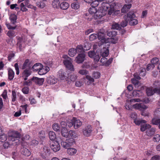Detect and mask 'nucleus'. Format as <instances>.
Masks as SVG:
<instances>
[{"label":"nucleus","mask_w":160,"mask_h":160,"mask_svg":"<svg viewBox=\"0 0 160 160\" xmlns=\"http://www.w3.org/2000/svg\"><path fill=\"white\" fill-rule=\"evenodd\" d=\"M37 5L39 8H43L45 6L44 2L41 1L37 2Z\"/></svg>","instance_id":"43"},{"label":"nucleus","mask_w":160,"mask_h":160,"mask_svg":"<svg viewBox=\"0 0 160 160\" xmlns=\"http://www.w3.org/2000/svg\"><path fill=\"white\" fill-rule=\"evenodd\" d=\"M71 7L73 9H77L79 8L80 5L78 2H75L71 4Z\"/></svg>","instance_id":"37"},{"label":"nucleus","mask_w":160,"mask_h":160,"mask_svg":"<svg viewBox=\"0 0 160 160\" xmlns=\"http://www.w3.org/2000/svg\"><path fill=\"white\" fill-rule=\"evenodd\" d=\"M100 53L102 57H107L109 54V50L106 48H104L100 51Z\"/></svg>","instance_id":"17"},{"label":"nucleus","mask_w":160,"mask_h":160,"mask_svg":"<svg viewBox=\"0 0 160 160\" xmlns=\"http://www.w3.org/2000/svg\"><path fill=\"white\" fill-rule=\"evenodd\" d=\"M131 4H125L121 10V12L122 13H125L128 11L131 7Z\"/></svg>","instance_id":"22"},{"label":"nucleus","mask_w":160,"mask_h":160,"mask_svg":"<svg viewBox=\"0 0 160 160\" xmlns=\"http://www.w3.org/2000/svg\"><path fill=\"white\" fill-rule=\"evenodd\" d=\"M88 71L85 69H81L78 71V73L82 75H86L88 73Z\"/></svg>","instance_id":"50"},{"label":"nucleus","mask_w":160,"mask_h":160,"mask_svg":"<svg viewBox=\"0 0 160 160\" xmlns=\"http://www.w3.org/2000/svg\"><path fill=\"white\" fill-rule=\"evenodd\" d=\"M22 72V76L24 80L26 81L28 79V78L31 74V69H24Z\"/></svg>","instance_id":"12"},{"label":"nucleus","mask_w":160,"mask_h":160,"mask_svg":"<svg viewBox=\"0 0 160 160\" xmlns=\"http://www.w3.org/2000/svg\"><path fill=\"white\" fill-rule=\"evenodd\" d=\"M75 49L77 50V53H80L82 52V53H84L83 52V51L84 50V48H83L82 46L81 45H78Z\"/></svg>","instance_id":"40"},{"label":"nucleus","mask_w":160,"mask_h":160,"mask_svg":"<svg viewBox=\"0 0 160 160\" xmlns=\"http://www.w3.org/2000/svg\"><path fill=\"white\" fill-rule=\"evenodd\" d=\"M155 67L154 65L152 64V63L148 64L147 67V70L148 71L152 70Z\"/></svg>","instance_id":"59"},{"label":"nucleus","mask_w":160,"mask_h":160,"mask_svg":"<svg viewBox=\"0 0 160 160\" xmlns=\"http://www.w3.org/2000/svg\"><path fill=\"white\" fill-rule=\"evenodd\" d=\"M6 25L8 29H12L13 30L15 29L16 28V26L13 27L9 23L7 22L6 23Z\"/></svg>","instance_id":"61"},{"label":"nucleus","mask_w":160,"mask_h":160,"mask_svg":"<svg viewBox=\"0 0 160 160\" xmlns=\"http://www.w3.org/2000/svg\"><path fill=\"white\" fill-rule=\"evenodd\" d=\"M154 115L157 117H160V107L158 108L154 112Z\"/></svg>","instance_id":"54"},{"label":"nucleus","mask_w":160,"mask_h":160,"mask_svg":"<svg viewBox=\"0 0 160 160\" xmlns=\"http://www.w3.org/2000/svg\"><path fill=\"white\" fill-rule=\"evenodd\" d=\"M152 123L153 125L159 126L160 123V119L153 118L152 120Z\"/></svg>","instance_id":"41"},{"label":"nucleus","mask_w":160,"mask_h":160,"mask_svg":"<svg viewBox=\"0 0 160 160\" xmlns=\"http://www.w3.org/2000/svg\"><path fill=\"white\" fill-rule=\"evenodd\" d=\"M112 28L114 29L119 30L121 29V27L118 23H115L112 25Z\"/></svg>","instance_id":"44"},{"label":"nucleus","mask_w":160,"mask_h":160,"mask_svg":"<svg viewBox=\"0 0 160 160\" xmlns=\"http://www.w3.org/2000/svg\"><path fill=\"white\" fill-rule=\"evenodd\" d=\"M73 122V118L71 120L68 121L67 122V126L68 127L70 128L72 126H74Z\"/></svg>","instance_id":"58"},{"label":"nucleus","mask_w":160,"mask_h":160,"mask_svg":"<svg viewBox=\"0 0 160 160\" xmlns=\"http://www.w3.org/2000/svg\"><path fill=\"white\" fill-rule=\"evenodd\" d=\"M77 53V50L73 48L70 49L68 51V54L71 57L75 56Z\"/></svg>","instance_id":"34"},{"label":"nucleus","mask_w":160,"mask_h":160,"mask_svg":"<svg viewBox=\"0 0 160 160\" xmlns=\"http://www.w3.org/2000/svg\"><path fill=\"white\" fill-rule=\"evenodd\" d=\"M61 145L63 147L66 149L70 147L68 144L67 143L66 141L62 142Z\"/></svg>","instance_id":"64"},{"label":"nucleus","mask_w":160,"mask_h":160,"mask_svg":"<svg viewBox=\"0 0 160 160\" xmlns=\"http://www.w3.org/2000/svg\"><path fill=\"white\" fill-rule=\"evenodd\" d=\"M132 107L136 109L142 111H144L148 108L147 106L141 103H137L133 105Z\"/></svg>","instance_id":"9"},{"label":"nucleus","mask_w":160,"mask_h":160,"mask_svg":"<svg viewBox=\"0 0 160 160\" xmlns=\"http://www.w3.org/2000/svg\"><path fill=\"white\" fill-rule=\"evenodd\" d=\"M52 128L54 131H60V128L59 125L57 123H54L53 124Z\"/></svg>","instance_id":"45"},{"label":"nucleus","mask_w":160,"mask_h":160,"mask_svg":"<svg viewBox=\"0 0 160 160\" xmlns=\"http://www.w3.org/2000/svg\"><path fill=\"white\" fill-rule=\"evenodd\" d=\"M124 18L128 20L130 25H134L138 23L137 19L136 18V16L133 11H131L128 13L127 15L124 16Z\"/></svg>","instance_id":"3"},{"label":"nucleus","mask_w":160,"mask_h":160,"mask_svg":"<svg viewBox=\"0 0 160 160\" xmlns=\"http://www.w3.org/2000/svg\"><path fill=\"white\" fill-rule=\"evenodd\" d=\"M104 36V34L103 32H99L98 33V35L96 34H92L90 35L89 36V39L91 41H93L98 37V39L100 40L98 45L100 46L102 44L104 43H106L107 42Z\"/></svg>","instance_id":"2"},{"label":"nucleus","mask_w":160,"mask_h":160,"mask_svg":"<svg viewBox=\"0 0 160 160\" xmlns=\"http://www.w3.org/2000/svg\"><path fill=\"white\" fill-rule=\"evenodd\" d=\"M66 141L67 142V143L68 144L70 147L72 146L75 142L74 139L72 138L67 139Z\"/></svg>","instance_id":"32"},{"label":"nucleus","mask_w":160,"mask_h":160,"mask_svg":"<svg viewBox=\"0 0 160 160\" xmlns=\"http://www.w3.org/2000/svg\"><path fill=\"white\" fill-rule=\"evenodd\" d=\"M47 82L48 83L50 84H55L57 82V79L54 76H50L47 79Z\"/></svg>","instance_id":"18"},{"label":"nucleus","mask_w":160,"mask_h":160,"mask_svg":"<svg viewBox=\"0 0 160 160\" xmlns=\"http://www.w3.org/2000/svg\"><path fill=\"white\" fill-rule=\"evenodd\" d=\"M85 55L84 53L79 54L76 58L75 61L78 63H82L85 60Z\"/></svg>","instance_id":"11"},{"label":"nucleus","mask_w":160,"mask_h":160,"mask_svg":"<svg viewBox=\"0 0 160 160\" xmlns=\"http://www.w3.org/2000/svg\"><path fill=\"white\" fill-rule=\"evenodd\" d=\"M41 67H42V65L41 64L36 63L33 66L32 69L34 71H38Z\"/></svg>","instance_id":"29"},{"label":"nucleus","mask_w":160,"mask_h":160,"mask_svg":"<svg viewBox=\"0 0 160 160\" xmlns=\"http://www.w3.org/2000/svg\"><path fill=\"white\" fill-rule=\"evenodd\" d=\"M125 20L122 21L121 23V26L123 28L126 26L128 22V20L124 18Z\"/></svg>","instance_id":"56"},{"label":"nucleus","mask_w":160,"mask_h":160,"mask_svg":"<svg viewBox=\"0 0 160 160\" xmlns=\"http://www.w3.org/2000/svg\"><path fill=\"white\" fill-rule=\"evenodd\" d=\"M151 61V63L155 66V65L159 61V59L158 58H153Z\"/></svg>","instance_id":"62"},{"label":"nucleus","mask_w":160,"mask_h":160,"mask_svg":"<svg viewBox=\"0 0 160 160\" xmlns=\"http://www.w3.org/2000/svg\"><path fill=\"white\" fill-rule=\"evenodd\" d=\"M98 52H99V51H97V52L95 53L94 51H90L88 52V56L89 57L93 58L96 62H98L100 58V56L99 55L98 53Z\"/></svg>","instance_id":"8"},{"label":"nucleus","mask_w":160,"mask_h":160,"mask_svg":"<svg viewBox=\"0 0 160 160\" xmlns=\"http://www.w3.org/2000/svg\"><path fill=\"white\" fill-rule=\"evenodd\" d=\"M151 126L149 124H146L141 125L140 128L141 131L142 132H144L146 130L149 129L151 128Z\"/></svg>","instance_id":"28"},{"label":"nucleus","mask_w":160,"mask_h":160,"mask_svg":"<svg viewBox=\"0 0 160 160\" xmlns=\"http://www.w3.org/2000/svg\"><path fill=\"white\" fill-rule=\"evenodd\" d=\"M153 141L154 142H159L160 141V135L159 134L155 135L153 138Z\"/></svg>","instance_id":"46"},{"label":"nucleus","mask_w":160,"mask_h":160,"mask_svg":"<svg viewBox=\"0 0 160 160\" xmlns=\"http://www.w3.org/2000/svg\"><path fill=\"white\" fill-rule=\"evenodd\" d=\"M29 100L30 102V104L32 105L35 104L37 103V101L36 100L32 97L29 98Z\"/></svg>","instance_id":"63"},{"label":"nucleus","mask_w":160,"mask_h":160,"mask_svg":"<svg viewBox=\"0 0 160 160\" xmlns=\"http://www.w3.org/2000/svg\"><path fill=\"white\" fill-rule=\"evenodd\" d=\"M142 92L139 90H134L133 92V95L134 96L140 97L141 95L140 94Z\"/></svg>","instance_id":"47"},{"label":"nucleus","mask_w":160,"mask_h":160,"mask_svg":"<svg viewBox=\"0 0 160 160\" xmlns=\"http://www.w3.org/2000/svg\"><path fill=\"white\" fill-rule=\"evenodd\" d=\"M140 72L139 73L140 75L141 76H144L146 74V70L145 68H141Z\"/></svg>","instance_id":"55"},{"label":"nucleus","mask_w":160,"mask_h":160,"mask_svg":"<svg viewBox=\"0 0 160 160\" xmlns=\"http://www.w3.org/2000/svg\"><path fill=\"white\" fill-rule=\"evenodd\" d=\"M83 48L84 51L89 50L90 48V44L88 42L85 43Z\"/></svg>","instance_id":"49"},{"label":"nucleus","mask_w":160,"mask_h":160,"mask_svg":"<svg viewBox=\"0 0 160 160\" xmlns=\"http://www.w3.org/2000/svg\"><path fill=\"white\" fill-rule=\"evenodd\" d=\"M69 136L72 137V138L78 137V135L76 132L74 130H71L69 131Z\"/></svg>","instance_id":"36"},{"label":"nucleus","mask_w":160,"mask_h":160,"mask_svg":"<svg viewBox=\"0 0 160 160\" xmlns=\"http://www.w3.org/2000/svg\"><path fill=\"white\" fill-rule=\"evenodd\" d=\"M61 132L62 136L63 137L67 138L69 136V132L66 128H62Z\"/></svg>","instance_id":"31"},{"label":"nucleus","mask_w":160,"mask_h":160,"mask_svg":"<svg viewBox=\"0 0 160 160\" xmlns=\"http://www.w3.org/2000/svg\"><path fill=\"white\" fill-rule=\"evenodd\" d=\"M73 122L74 123V128L75 129L79 128L82 125L81 121L75 118H73Z\"/></svg>","instance_id":"14"},{"label":"nucleus","mask_w":160,"mask_h":160,"mask_svg":"<svg viewBox=\"0 0 160 160\" xmlns=\"http://www.w3.org/2000/svg\"><path fill=\"white\" fill-rule=\"evenodd\" d=\"M50 147L51 149L54 152H57L59 151L60 148V146L58 142L57 141H54L51 143Z\"/></svg>","instance_id":"10"},{"label":"nucleus","mask_w":160,"mask_h":160,"mask_svg":"<svg viewBox=\"0 0 160 160\" xmlns=\"http://www.w3.org/2000/svg\"><path fill=\"white\" fill-rule=\"evenodd\" d=\"M135 123L137 125H139L141 123H145L146 121L145 120H139L136 119L134 121Z\"/></svg>","instance_id":"39"},{"label":"nucleus","mask_w":160,"mask_h":160,"mask_svg":"<svg viewBox=\"0 0 160 160\" xmlns=\"http://www.w3.org/2000/svg\"><path fill=\"white\" fill-rule=\"evenodd\" d=\"M31 66L32 65H31L29 60L27 59L25 60L24 62L22 65V69H31Z\"/></svg>","instance_id":"16"},{"label":"nucleus","mask_w":160,"mask_h":160,"mask_svg":"<svg viewBox=\"0 0 160 160\" xmlns=\"http://www.w3.org/2000/svg\"><path fill=\"white\" fill-rule=\"evenodd\" d=\"M86 78L88 81L86 83L88 85H89L91 83L93 82L94 81V79L91 76L89 75H86L85 79Z\"/></svg>","instance_id":"38"},{"label":"nucleus","mask_w":160,"mask_h":160,"mask_svg":"<svg viewBox=\"0 0 160 160\" xmlns=\"http://www.w3.org/2000/svg\"><path fill=\"white\" fill-rule=\"evenodd\" d=\"M7 138V135L5 134H2L0 135V142H3L5 141Z\"/></svg>","instance_id":"42"},{"label":"nucleus","mask_w":160,"mask_h":160,"mask_svg":"<svg viewBox=\"0 0 160 160\" xmlns=\"http://www.w3.org/2000/svg\"><path fill=\"white\" fill-rule=\"evenodd\" d=\"M9 19L12 24H15L16 22L17 16L15 14H11L9 17Z\"/></svg>","instance_id":"25"},{"label":"nucleus","mask_w":160,"mask_h":160,"mask_svg":"<svg viewBox=\"0 0 160 160\" xmlns=\"http://www.w3.org/2000/svg\"><path fill=\"white\" fill-rule=\"evenodd\" d=\"M77 150L73 148H68L67 152L68 154L71 155H73L77 152Z\"/></svg>","instance_id":"26"},{"label":"nucleus","mask_w":160,"mask_h":160,"mask_svg":"<svg viewBox=\"0 0 160 160\" xmlns=\"http://www.w3.org/2000/svg\"><path fill=\"white\" fill-rule=\"evenodd\" d=\"M69 7V4L68 2H62L60 5V8L62 10H67Z\"/></svg>","instance_id":"19"},{"label":"nucleus","mask_w":160,"mask_h":160,"mask_svg":"<svg viewBox=\"0 0 160 160\" xmlns=\"http://www.w3.org/2000/svg\"><path fill=\"white\" fill-rule=\"evenodd\" d=\"M59 0H53L52 2V5L55 8H58L60 7Z\"/></svg>","instance_id":"30"},{"label":"nucleus","mask_w":160,"mask_h":160,"mask_svg":"<svg viewBox=\"0 0 160 160\" xmlns=\"http://www.w3.org/2000/svg\"><path fill=\"white\" fill-rule=\"evenodd\" d=\"M6 34L10 38H12L16 35V32L13 30H9Z\"/></svg>","instance_id":"24"},{"label":"nucleus","mask_w":160,"mask_h":160,"mask_svg":"<svg viewBox=\"0 0 160 160\" xmlns=\"http://www.w3.org/2000/svg\"><path fill=\"white\" fill-rule=\"evenodd\" d=\"M86 80L85 78H82L80 81H76L75 83V85L77 87H81L83 85Z\"/></svg>","instance_id":"23"},{"label":"nucleus","mask_w":160,"mask_h":160,"mask_svg":"<svg viewBox=\"0 0 160 160\" xmlns=\"http://www.w3.org/2000/svg\"><path fill=\"white\" fill-rule=\"evenodd\" d=\"M93 128L91 125H88L82 129L83 135L86 137H88L91 135Z\"/></svg>","instance_id":"6"},{"label":"nucleus","mask_w":160,"mask_h":160,"mask_svg":"<svg viewBox=\"0 0 160 160\" xmlns=\"http://www.w3.org/2000/svg\"><path fill=\"white\" fill-rule=\"evenodd\" d=\"M99 2L97 0H95L93 2H92L91 3V6L95 7L98 6V5L99 4Z\"/></svg>","instance_id":"57"},{"label":"nucleus","mask_w":160,"mask_h":160,"mask_svg":"<svg viewBox=\"0 0 160 160\" xmlns=\"http://www.w3.org/2000/svg\"><path fill=\"white\" fill-rule=\"evenodd\" d=\"M49 68L47 66H42L40 68L38 73L40 75H43L46 73L49 70Z\"/></svg>","instance_id":"13"},{"label":"nucleus","mask_w":160,"mask_h":160,"mask_svg":"<svg viewBox=\"0 0 160 160\" xmlns=\"http://www.w3.org/2000/svg\"><path fill=\"white\" fill-rule=\"evenodd\" d=\"M92 76L95 79H98L100 77V73L98 72H94L93 73Z\"/></svg>","instance_id":"53"},{"label":"nucleus","mask_w":160,"mask_h":160,"mask_svg":"<svg viewBox=\"0 0 160 160\" xmlns=\"http://www.w3.org/2000/svg\"><path fill=\"white\" fill-rule=\"evenodd\" d=\"M88 12L91 15H93V16H89L90 18H87V19L88 21H90L92 18V17L95 19L100 18H101V14H100L99 11H97V9L96 7L92 6L88 10Z\"/></svg>","instance_id":"4"},{"label":"nucleus","mask_w":160,"mask_h":160,"mask_svg":"<svg viewBox=\"0 0 160 160\" xmlns=\"http://www.w3.org/2000/svg\"><path fill=\"white\" fill-rule=\"evenodd\" d=\"M125 106L126 108L128 110H132V108H133L132 106H132L129 102H126Z\"/></svg>","instance_id":"52"},{"label":"nucleus","mask_w":160,"mask_h":160,"mask_svg":"<svg viewBox=\"0 0 160 160\" xmlns=\"http://www.w3.org/2000/svg\"><path fill=\"white\" fill-rule=\"evenodd\" d=\"M12 102H15L16 100V92L14 90L12 91Z\"/></svg>","instance_id":"51"},{"label":"nucleus","mask_w":160,"mask_h":160,"mask_svg":"<svg viewBox=\"0 0 160 160\" xmlns=\"http://www.w3.org/2000/svg\"><path fill=\"white\" fill-rule=\"evenodd\" d=\"M48 135L49 138L51 140H54L56 138V135L54 132L52 131H50L49 132Z\"/></svg>","instance_id":"33"},{"label":"nucleus","mask_w":160,"mask_h":160,"mask_svg":"<svg viewBox=\"0 0 160 160\" xmlns=\"http://www.w3.org/2000/svg\"><path fill=\"white\" fill-rule=\"evenodd\" d=\"M39 137L41 139H43L45 137L44 131H42L39 132Z\"/></svg>","instance_id":"60"},{"label":"nucleus","mask_w":160,"mask_h":160,"mask_svg":"<svg viewBox=\"0 0 160 160\" xmlns=\"http://www.w3.org/2000/svg\"><path fill=\"white\" fill-rule=\"evenodd\" d=\"M21 153L22 154L26 156H29L31 152L29 151L26 148H22L21 150Z\"/></svg>","instance_id":"21"},{"label":"nucleus","mask_w":160,"mask_h":160,"mask_svg":"<svg viewBox=\"0 0 160 160\" xmlns=\"http://www.w3.org/2000/svg\"><path fill=\"white\" fill-rule=\"evenodd\" d=\"M58 73V76L61 79H64L65 78L66 74L62 70L59 71Z\"/></svg>","instance_id":"35"},{"label":"nucleus","mask_w":160,"mask_h":160,"mask_svg":"<svg viewBox=\"0 0 160 160\" xmlns=\"http://www.w3.org/2000/svg\"><path fill=\"white\" fill-rule=\"evenodd\" d=\"M32 80L34 82L39 85H42L44 81L43 78H38L36 77L33 78Z\"/></svg>","instance_id":"15"},{"label":"nucleus","mask_w":160,"mask_h":160,"mask_svg":"<svg viewBox=\"0 0 160 160\" xmlns=\"http://www.w3.org/2000/svg\"><path fill=\"white\" fill-rule=\"evenodd\" d=\"M150 129L147 130L146 134L148 136H152L154 134L156 131V129L154 128H150Z\"/></svg>","instance_id":"20"},{"label":"nucleus","mask_w":160,"mask_h":160,"mask_svg":"<svg viewBox=\"0 0 160 160\" xmlns=\"http://www.w3.org/2000/svg\"><path fill=\"white\" fill-rule=\"evenodd\" d=\"M29 90V89L28 87H24L22 88V91L24 94H27L28 93Z\"/></svg>","instance_id":"48"},{"label":"nucleus","mask_w":160,"mask_h":160,"mask_svg":"<svg viewBox=\"0 0 160 160\" xmlns=\"http://www.w3.org/2000/svg\"><path fill=\"white\" fill-rule=\"evenodd\" d=\"M62 57L65 59L63 62L66 68L71 71H74V68L72 64V59L67 55H63Z\"/></svg>","instance_id":"5"},{"label":"nucleus","mask_w":160,"mask_h":160,"mask_svg":"<svg viewBox=\"0 0 160 160\" xmlns=\"http://www.w3.org/2000/svg\"><path fill=\"white\" fill-rule=\"evenodd\" d=\"M8 78L10 80H12L14 76V72L11 69L8 71Z\"/></svg>","instance_id":"27"},{"label":"nucleus","mask_w":160,"mask_h":160,"mask_svg":"<svg viewBox=\"0 0 160 160\" xmlns=\"http://www.w3.org/2000/svg\"><path fill=\"white\" fill-rule=\"evenodd\" d=\"M114 9L113 7L110 5L108 3L104 2L102 3L101 6L99 7V11L102 17L106 14L108 10V14L110 15L113 13Z\"/></svg>","instance_id":"1"},{"label":"nucleus","mask_w":160,"mask_h":160,"mask_svg":"<svg viewBox=\"0 0 160 160\" xmlns=\"http://www.w3.org/2000/svg\"><path fill=\"white\" fill-rule=\"evenodd\" d=\"M20 134L18 131H13L10 133L9 135V139L12 141H17V142H18V139H15L16 138H19L20 137Z\"/></svg>","instance_id":"7"}]
</instances>
